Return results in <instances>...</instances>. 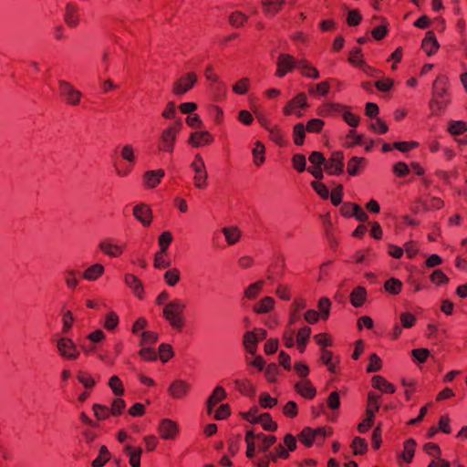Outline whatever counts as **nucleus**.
Listing matches in <instances>:
<instances>
[{"instance_id":"obj_27","label":"nucleus","mask_w":467,"mask_h":467,"mask_svg":"<svg viewBox=\"0 0 467 467\" xmlns=\"http://www.w3.org/2000/svg\"><path fill=\"white\" fill-rule=\"evenodd\" d=\"M311 335V328L309 327H303L299 329L296 335L297 347L301 353L306 350V346Z\"/></svg>"},{"instance_id":"obj_58","label":"nucleus","mask_w":467,"mask_h":467,"mask_svg":"<svg viewBox=\"0 0 467 467\" xmlns=\"http://www.w3.org/2000/svg\"><path fill=\"white\" fill-rule=\"evenodd\" d=\"M311 186L313 187V189L316 191V192L323 199H327L328 196H329V191L327 189V187L324 184V183H321V182H311Z\"/></svg>"},{"instance_id":"obj_25","label":"nucleus","mask_w":467,"mask_h":467,"mask_svg":"<svg viewBox=\"0 0 467 467\" xmlns=\"http://www.w3.org/2000/svg\"><path fill=\"white\" fill-rule=\"evenodd\" d=\"M99 246L103 253L112 257L119 256L123 251L122 246L106 241L100 242Z\"/></svg>"},{"instance_id":"obj_43","label":"nucleus","mask_w":467,"mask_h":467,"mask_svg":"<svg viewBox=\"0 0 467 467\" xmlns=\"http://www.w3.org/2000/svg\"><path fill=\"white\" fill-rule=\"evenodd\" d=\"M109 386L117 396H120L124 393L122 382L118 376H112L109 379Z\"/></svg>"},{"instance_id":"obj_26","label":"nucleus","mask_w":467,"mask_h":467,"mask_svg":"<svg viewBox=\"0 0 467 467\" xmlns=\"http://www.w3.org/2000/svg\"><path fill=\"white\" fill-rule=\"evenodd\" d=\"M124 451L130 456V463L132 467H140V455L142 453L140 448L134 449L130 445H126Z\"/></svg>"},{"instance_id":"obj_4","label":"nucleus","mask_w":467,"mask_h":467,"mask_svg":"<svg viewBox=\"0 0 467 467\" xmlns=\"http://www.w3.org/2000/svg\"><path fill=\"white\" fill-rule=\"evenodd\" d=\"M191 166L195 172L194 185L200 189L206 187L208 174L202 156L197 154Z\"/></svg>"},{"instance_id":"obj_62","label":"nucleus","mask_w":467,"mask_h":467,"mask_svg":"<svg viewBox=\"0 0 467 467\" xmlns=\"http://www.w3.org/2000/svg\"><path fill=\"white\" fill-rule=\"evenodd\" d=\"M65 274H66L65 281H66L67 287L70 289H74L78 284V281L76 278L77 271L67 270Z\"/></svg>"},{"instance_id":"obj_21","label":"nucleus","mask_w":467,"mask_h":467,"mask_svg":"<svg viewBox=\"0 0 467 467\" xmlns=\"http://www.w3.org/2000/svg\"><path fill=\"white\" fill-rule=\"evenodd\" d=\"M124 281H125L126 285L133 290V293L138 297L141 298V295L143 292V285H142L140 280L137 276H135L131 274H127V275H125Z\"/></svg>"},{"instance_id":"obj_48","label":"nucleus","mask_w":467,"mask_h":467,"mask_svg":"<svg viewBox=\"0 0 467 467\" xmlns=\"http://www.w3.org/2000/svg\"><path fill=\"white\" fill-rule=\"evenodd\" d=\"M171 242H172L171 234L169 231L163 232L159 236V239H158V243H159V245L161 248L160 251L167 252V249H168L169 245L171 244Z\"/></svg>"},{"instance_id":"obj_5","label":"nucleus","mask_w":467,"mask_h":467,"mask_svg":"<svg viewBox=\"0 0 467 467\" xmlns=\"http://www.w3.org/2000/svg\"><path fill=\"white\" fill-rule=\"evenodd\" d=\"M297 62L298 60H296L291 55L280 54L276 61L277 69L275 75L279 78H283L294 68H297Z\"/></svg>"},{"instance_id":"obj_30","label":"nucleus","mask_w":467,"mask_h":467,"mask_svg":"<svg viewBox=\"0 0 467 467\" xmlns=\"http://www.w3.org/2000/svg\"><path fill=\"white\" fill-rule=\"evenodd\" d=\"M256 439L261 441L258 448L261 451L266 452L268 449L275 443L276 437L273 435H265L262 432L256 434Z\"/></svg>"},{"instance_id":"obj_23","label":"nucleus","mask_w":467,"mask_h":467,"mask_svg":"<svg viewBox=\"0 0 467 467\" xmlns=\"http://www.w3.org/2000/svg\"><path fill=\"white\" fill-rule=\"evenodd\" d=\"M285 4V0H262L264 12L266 16H275Z\"/></svg>"},{"instance_id":"obj_59","label":"nucleus","mask_w":467,"mask_h":467,"mask_svg":"<svg viewBox=\"0 0 467 467\" xmlns=\"http://www.w3.org/2000/svg\"><path fill=\"white\" fill-rule=\"evenodd\" d=\"M126 407L125 401L122 399H115L112 401L111 408L109 409L112 415L117 416L122 413Z\"/></svg>"},{"instance_id":"obj_11","label":"nucleus","mask_w":467,"mask_h":467,"mask_svg":"<svg viewBox=\"0 0 467 467\" xmlns=\"http://www.w3.org/2000/svg\"><path fill=\"white\" fill-rule=\"evenodd\" d=\"M64 20L71 27H76L78 25V6L77 4L69 2L66 5Z\"/></svg>"},{"instance_id":"obj_6","label":"nucleus","mask_w":467,"mask_h":467,"mask_svg":"<svg viewBox=\"0 0 467 467\" xmlns=\"http://www.w3.org/2000/svg\"><path fill=\"white\" fill-rule=\"evenodd\" d=\"M197 76L193 72L186 74L185 77L177 79L173 86L172 91L175 95L181 96L188 92L196 83Z\"/></svg>"},{"instance_id":"obj_31","label":"nucleus","mask_w":467,"mask_h":467,"mask_svg":"<svg viewBox=\"0 0 467 467\" xmlns=\"http://www.w3.org/2000/svg\"><path fill=\"white\" fill-rule=\"evenodd\" d=\"M228 244L232 245L237 243L241 237V233L237 227H224L222 230Z\"/></svg>"},{"instance_id":"obj_64","label":"nucleus","mask_w":467,"mask_h":467,"mask_svg":"<svg viewBox=\"0 0 467 467\" xmlns=\"http://www.w3.org/2000/svg\"><path fill=\"white\" fill-rule=\"evenodd\" d=\"M369 128L379 134H384L388 131V126L381 119H377L376 122H371Z\"/></svg>"},{"instance_id":"obj_7","label":"nucleus","mask_w":467,"mask_h":467,"mask_svg":"<svg viewBox=\"0 0 467 467\" xmlns=\"http://www.w3.org/2000/svg\"><path fill=\"white\" fill-rule=\"evenodd\" d=\"M59 92L65 100L70 105H78L81 99V93L70 83L59 80Z\"/></svg>"},{"instance_id":"obj_38","label":"nucleus","mask_w":467,"mask_h":467,"mask_svg":"<svg viewBox=\"0 0 467 467\" xmlns=\"http://www.w3.org/2000/svg\"><path fill=\"white\" fill-rule=\"evenodd\" d=\"M306 127L303 123H297L294 127L293 136L294 141L296 145H302L304 143L306 136Z\"/></svg>"},{"instance_id":"obj_14","label":"nucleus","mask_w":467,"mask_h":467,"mask_svg":"<svg viewBox=\"0 0 467 467\" xmlns=\"http://www.w3.org/2000/svg\"><path fill=\"white\" fill-rule=\"evenodd\" d=\"M189 389L190 385L186 381L177 379L171 384L168 390L173 398L182 399L187 395Z\"/></svg>"},{"instance_id":"obj_54","label":"nucleus","mask_w":467,"mask_h":467,"mask_svg":"<svg viewBox=\"0 0 467 467\" xmlns=\"http://www.w3.org/2000/svg\"><path fill=\"white\" fill-rule=\"evenodd\" d=\"M467 130V126L463 121H451L449 126V131L454 135L462 134Z\"/></svg>"},{"instance_id":"obj_52","label":"nucleus","mask_w":467,"mask_h":467,"mask_svg":"<svg viewBox=\"0 0 467 467\" xmlns=\"http://www.w3.org/2000/svg\"><path fill=\"white\" fill-rule=\"evenodd\" d=\"M292 162L294 168L299 172H302L306 170V161L303 154H295L292 158Z\"/></svg>"},{"instance_id":"obj_45","label":"nucleus","mask_w":467,"mask_h":467,"mask_svg":"<svg viewBox=\"0 0 467 467\" xmlns=\"http://www.w3.org/2000/svg\"><path fill=\"white\" fill-rule=\"evenodd\" d=\"M352 447L355 454H363L368 450V443L365 439L360 437H356L353 440Z\"/></svg>"},{"instance_id":"obj_28","label":"nucleus","mask_w":467,"mask_h":467,"mask_svg":"<svg viewBox=\"0 0 467 467\" xmlns=\"http://www.w3.org/2000/svg\"><path fill=\"white\" fill-rule=\"evenodd\" d=\"M104 273V266L95 264L89 266L84 273L83 277L88 281L97 280Z\"/></svg>"},{"instance_id":"obj_34","label":"nucleus","mask_w":467,"mask_h":467,"mask_svg":"<svg viewBox=\"0 0 467 467\" xmlns=\"http://www.w3.org/2000/svg\"><path fill=\"white\" fill-rule=\"evenodd\" d=\"M274 305L275 300L273 299V297L265 296L260 301L258 306H254V310L259 314L268 313L273 309Z\"/></svg>"},{"instance_id":"obj_35","label":"nucleus","mask_w":467,"mask_h":467,"mask_svg":"<svg viewBox=\"0 0 467 467\" xmlns=\"http://www.w3.org/2000/svg\"><path fill=\"white\" fill-rule=\"evenodd\" d=\"M384 288L391 295H398L402 288V283L397 278H389L384 284Z\"/></svg>"},{"instance_id":"obj_53","label":"nucleus","mask_w":467,"mask_h":467,"mask_svg":"<svg viewBox=\"0 0 467 467\" xmlns=\"http://www.w3.org/2000/svg\"><path fill=\"white\" fill-rule=\"evenodd\" d=\"M361 20L362 16L357 9H352L348 11L347 17V23L348 26H356L361 22Z\"/></svg>"},{"instance_id":"obj_50","label":"nucleus","mask_w":467,"mask_h":467,"mask_svg":"<svg viewBox=\"0 0 467 467\" xmlns=\"http://www.w3.org/2000/svg\"><path fill=\"white\" fill-rule=\"evenodd\" d=\"M159 353L162 362H167L173 356L171 346L164 343L160 345Z\"/></svg>"},{"instance_id":"obj_47","label":"nucleus","mask_w":467,"mask_h":467,"mask_svg":"<svg viewBox=\"0 0 467 467\" xmlns=\"http://www.w3.org/2000/svg\"><path fill=\"white\" fill-rule=\"evenodd\" d=\"M264 285V281H258L256 283H254L250 285L244 291V296L249 298L253 299L257 296L258 293L262 289Z\"/></svg>"},{"instance_id":"obj_13","label":"nucleus","mask_w":467,"mask_h":467,"mask_svg":"<svg viewBox=\"0 0 467 467\" xmlns=\"http://www.w3.org/2000/svg\"><path fill=\"white\" fill-rule=\"evenodd\" d=\"M260 342V338L254 331H247L244 335L243 344L245 350L252 356L256 355L257 345Z\"/></svg>"},{"instance_id":"obj_55","label":"nucleus","mask_w":467,"mask_h":467,"mask_svg":"<svg viewBox=\"0 0 467 467\" xmlns=\"http://www.w3.org/2000/svg\"><path fill=\"white\" fill-rule=\"evenodd\" d=\"M431 282L435 283L438 285L447 284L449 282V278L447 275L441 272V270H434L431 275Z\"/></svg>"},{"instance_id":"obj_32","label":"nucleus","mask_w":467,"mask_h":467,"mask_svg":"<svg viewBox=\"0 0 467 467\" xmlns=\"http://www.w3.org/2000/svg\"><path fill=\"white\" fill-rule=\"evenodd\" d=\"M365 163V159L362 157H352L348 163V172L351 176H355L359 172L362 164Z\"/></svg>"},{"instance_id":"obj_19","label":"nucleus","mask_w":467,"mask_h":467,"mask_svg":"<svg viewBox=\"0 0 467 467\" xmlns=\"http://www.w3.org/2000/svg\"><path fill=\"white\" fill-rule=\"evenodd\" d=\"M295 388L301 396L306 399H313L317 394L316 389L309 380L298 382L295 385Z\"/></svg>"},{"instance_id":"obj_60","label":"nucleus","mask_w":467,"mask_h":467,"mask_svg":"<svg viewBox=\"0 0 467 467\" xmlns=\"http://www.w3.org/2000/svg\"><path fill=\"white\" fill-rule=\"evenodd\" d=\"M344 120L351 127H357L359 124V117L353 114L349 110L345 109L342 112Z\"/></svg>"},{"instance_id":"obj_12","label":"nucleus","mask_w":467,"mask_h":467,"mask_svg":"<svg viewBox=\"0 0 467 467\" xmlns=\"http://www.w3.org/2000/svg\"><path fill=\"white\" fill-rule=\"evenodd\" d=\"M159 431L162 439L170 440L176 436L178 432V427L174 421L169 419H165L161 421Z\"/></svg>"},{"instance_id":"obj_29","label":"nucleus","mask_w":467,"mask_h":467,"mask_svg":"<svg viewBox=\"0 0 467 467\" xmlns=\"http://www.w3.org/2000/svg\"><path fill=\"white\" fill-rule=\"evenodd\" d=\"M415 447H416V441L413 439H408L407 441H405L404 446H403V451H402L400 456L406 462H411V460L414 456Z\"/></svg>"},{"instance_id":"obj_63","label":"nucleus","mask_w":467,"mask_h":467,"mask_svg":"<svg viewBox=\"0 0 467 467\" xmlns=\"http://www.w3.org/2000/svg\"><path fill=\"white\" fill-rule=\"evenodd\" d=\"M430 351L427 348H415L411 351L412 357L420 363H424L427 360Z\"/></svg>"},{"instance_id":"obj_57","label":"nucleus","mask_w":467,"mask_h":467,"mask_svg":"<svg viewBox=\"0 0 467 467\" xmlns=\"http://www.w3.org/2000/svg\"><path fill=\"white\" fill-rule=\"evenodd\" d=\"M331 302L327 297L320 298L318 302V308L321 312V317L323 319H327L329 316V310H330Z\"/></svg>"},{"instance_id":"obj_24","label":"nucleus","mask_w":467,"mask_h":467,"mask_svg":"<svg viewBox=\"0 0 467 467\" xmlns=\"http://www.w3.org/2000/svg\"><path fill=\"white\" fill-rule=\"evenodd\" d=\"M372 386L386 393H393L395 391V387L391 383L388 382L381 376H374L372 378Z\"/></svg>"},{"instance_id":"obj_2","label":"nucleus","mask_w":467,"mask_h":467,"mask_svg":"<svg viewBox=\"0 0 467 467\" xmlns=\"http://www.w3.org/2000/svg\"><path fill=\"white\" fill-rule=\"evenodd\" d=\"M445 81L442 78H437L432 86V99L430 101L431 109L437 113L442 111L449 104Z\"/></svg>"},{"instance_id":"obj_41","label":"nucleus","mask_w":467,"mask_h":467,"mask_svg":"<svg viewBox=\"0 0 467 467\" xmlns=\"http://www.w3.org/2000/svg\"><path fill=\"white\" fill-rule=\"evenodd\" d=\"M299 440L306 446L310 447L316 441V438L314 436V429H311L309 427L305 428L299 435Z\"/></svg>"},{"instance_id":"obj_9","label":"nucleus","mask_w":467,"mask_h":467,"mask_svg":"<svg viewBox=\"0 0 467 467\" xmlns=\"http://www.w3.org/2000/svg\"><path fill=\"white\" fill-rule=\"evenodd\" d=\"M307 107L306 104V96L305 93H299L296 98L291 99L287 105L284 108V113L285 115L296 114L298 117L302 116L300 111H297V109H305Z\"/></svg>"},{"instance_id":"obj_42","label":"nucleus","mask_w":467,"mask_h":467,"mask_svg":"<svg viewBox=\"0 0 467 467\" xmlns=\"http://www.w3.org/2000/svg\"><path fill=\"white\" fill-rule=\"evenodd\" d=\"M329 88H330V87H329L328 82L327 81H323V82H319L316 86L309 85L308 92L311 95L318 93V94H320L322 96H326L329 92Z\"/></svg>"},{"instance_id":"obj_16","label":"nucleus","mask_w":467,"mask_h":467,"mask_svg":"<svg viewBox=\"0 0 467 467\" xmlns=\"http://www.w3.org/2000/svg\"><path fill=\"white\" fill-rule=\"evenodd\" d=\"M440 45L437 41L433 31H428L426 36L422 40L421 47L427 53L428 56H432L438 50Z\"/></svg>"},{"instance_id":"obj_18","label":"nucleus","mask_w":467,"mask_h":467,"mask_svg":"<svg viewBox=\"0 0 467 467\" xmlns=\"http://www.w3.org/2000/svg\"><path fill=\"white\" fill-rule=\"evenodd\" d=\"M212 141L213 136L208 131L193 132L189 140V142L194 147H200L202 144H210Z\"/></svg>"},{"instance_id":"obj_51","label":"nucleus","mask_w":467,"mask_h":467,"mask_svg":"<svg viewBox=\"0 0 467 467\" xmlns=\"http://www.w3.org/2000/svg\"><path fill=\"white\" fill-rule=\"evenodd\" d=\"M381 368V359L380 358L373 353L369 357V364L367 368V371L368 373L379 371Z\"/></svg>"},{"instance_id":"obj_10","label":"nucleus","mask_w":467,"mask_h":467,"mask_svg":"<svg viewBox=\"0 0 467 467\" xmlns=\"http://www.w3.org/2000/svg\"><path fill=\"white\" fill-rule=\"evenodd\" d=\"M133 215L144 226H149L152 220L151 210L144 203H140L133 208Z\"/></svg>"},{"instance_id":"obj_22","label":"nucleus","mask_w":467,"mask_h":467,"mask_svg":"<svg viewBox=\"0 0 467 467\" xmlns=\"http://www.w3.org/2000/svg\"><path fill=\"white\" fill-rule=\"evenodd\" d=\"M367 299V291L363 286L356 287L350 294V302L353 306H361Z\"/></svg>"},{"instance_id":"obj_15","label":"nucleus","mask_w":467,"mask_h":467,"mask_svg":"<svg viewBox=\"0 0 467 467\" xmlns=\"http://www.w3.org/2000/svg\"><path fill=\"white\" fill-rule=\"evenodd\" d=\"M161 145L159 147L160 150L171 152L176 141V135L171 130L165 129L161 135Z\"/></svg>"},{"instance_id":"obj_20","label":"nucleus","mask_w":467,"mask_h":467,"mask_svg":"<svg viewBox=\"0 0 467 467\" xmlns=\"http://www.w3.org/2000/svg\"><path fill=\"white\" fill-rule=\"evenodd\" d=\"M297 68L301 71V73L306 77L313 79H317L319 78V71L311 66L306 60L301 59L297 62Z\"/></svg>"},{"instance_id":"obj_1","label":"nucleus","mask_w":467,"mask_h":467,"mask_svg":"<svg viewBox=\"0 0 467 467\" xmlns=\"http://www.w3.org/2000/svg\"><path fill=\"white\" fill-rule=\"evenodd\" d=\"M186 306V303L183 300L176 298L169 302L163 308L162 314L164 318L176 330H182L184 326V310Z\"/></svg>"},{"instance_id":"obj_3","label":"nucleus","mask_w":467,"mask_h":467,"mask_svg":"<svg viewBox=\"0 0 467 467\" xmlns=\"http://www.w3.org/2000/svg\"><path fill=\"white\" fill-rule=\"evenodd\" d=\"M57 348L60 356L67 359H77L80 352L77 345L68 337H60L57 341Z\"/></svg>"},{"instance_id":"obj_39","label":"nucleus","mask_w":467,"mask_h":467,"mask_svg":"<svg viewBox=\"0 0 467 467\" xmlns=\"http://www.w3.org/2000/svg\"><path fill=\"white\" fill-rule=\"evenodd\" d=\"M247 16L239 11H236L230 15L229 23L234 27H240L247 21Z\"/></svg>"},{"instance_id":"obj_40","label":"nucleus","mask_w":467,"mask_h":467,"mask_svg":"<svg viewBox=\"0 0 467 467\" xmlns=\"http://www.w3.org/2000/svg\"><path fill=\"white\" fill-rule=\"evenodd\" d=\"M180 271L177 268H171L164 274V280L170 286H174L180 281Z\"/></svg>"},{"instance_id":"obj_44","label":"nucleus","mask_w":467,"mask_h":467,"mask_svg":"<svg viewBox=\"0 0 467 467\" xmlns=\"http://www.w3.org/2000/svg\"><path fill=\"white\" fill-rule=\"evenodd\" d=\"M140 345H153L158 340V334L152 331H143L140 334Z\"/></svg>"},{"instance_id":"obj_17","label":"nucleus","mask_w":467,"mask_h":467,"mask_svg":"<svg viewBox=\"0 0 467 467\" xmlns=\"http://www.w3.org/2000/svg\"><path fill=\"white\" fill-rule=\"evenodd\" d=\"M164 174L165 172L161 169L148 171L143 175L144 184L149 188H154L161 182Z\"/></svg>"},{"instance_id":"obj_46","label":"nucleus","mask_w":467,"mask_h":467,"mask_svg":"<svg viewBox=\"0 0 467 467\" xmlns=\"http://www.w3.org/2000/svg\"><path fill=\"white\" fill-rule=\"evenodd\" d=\"M234 384L236 385L238 390L243 394H245L248 396H253L255 392V389L253 387V385H251L247 381H242L239 379H235Z\"/></svg>"},{"instance_id":"obj_56","label":"nucleus","mask_w":467,"mask_h":467,"mask_svg":"<svg viewBox=\"0 0 467 467\" xmlns=\"http://www.w3.org/2000/svg\"><path fill=\"white\" fill-rule=\"evenodd\" d=\"M260 405L265 409H270L277 403V400L272 398L268 393L264 392L260 395Z\"/></svg>"},{"instance_id":"obj_49","label":"nucleus","mask_w":467,"mask_h":467,"mask_svg":"<svg viewBox=\"0 0 467 467\" xmlns=\"http://www.w3.org/2000/svg\"><path fill=\"white\" fill-rule=\"evenodd\" d=\"M93 410L98 420H105L111 414L109 407L100 404H94Z\"/></svg>"},{"instance_id":"obj_8","label":"nucleus","mask_w":467,"mask_h":467,"mask_svg":"<svg viewBox=\"0 0 467 467\" xmlns=\"http://www.w3.org/2000/svg\"><path fill=\"white\" fill-rule=\"evenodd\" d=\"M344 155L341 151H334L330 158L325 161V170L328 174L338 175L344 170Z\"/></svg>"},{"instance_id":"obj_36","label":"nucleus","mask_w":467,"mask_h":467,"mask_svg":"<svg viewBox=\"0 0 467 467\" xmlns=\"http://www.w3.org/2000/svg\"><path fill=\"white\" fill-rule=\"evenodd\" d=\"M258 420V423H261L264 430L267 431H275L277 429V424L272 420L269 413L261 414Z\"/></svg>"},{"instance_id":"obj_37","label":"nucleus","mask_w":467,"mask_h":467,"mask_svg":"<svg viewBox=\"0 0 467 467\" xmlns=\"http://www.w3.org/2000/svg\"><path fill=\"white\" fill-rule=\"evenodd\" d=\"M109 451L106 446H101L99 456L92 462L93 467H102L109 460Z\"/></svg>"},{"instance_id":"obj_61","label":"nucleus","mask_w":467,"mask_h":467,"mask_svg":"<svg viewBox=\"0 0 467 467\" xmlns=\"http://www.w3.org/2000/svg\"><path fill=\"white\" fill-rule=\"evenodd\" d=\"M324 126V121L320 119H312L307 122L306 130L309 132H319Z\"/></svg>"},{"instance_id":"obj_33","label":"nucleus","mask_w":467,"mask_h":467,"mask_svg":"<svg viewBox=\"0 0 467 467\" xmlns=\"http://www.w3.org/2000/svg\"><path fill=\"white\" fill-rule=\"evenodd\" d=\"M254 162L256 166H261L265 161V146L262 142L256 141L252 150Z\"/></svg>"}]
</instances>
